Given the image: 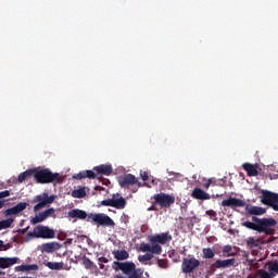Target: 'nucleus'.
<instances>
[{
	"mask_svg": "<svg viewBox=\"0 0 278 278\" xmlns=\"http://www.w3.org/2000/svg\"><path fill=\"white\" fill-rule=\"evenodd\" d=\"M247 244L250 249H255V248L260 247V244H264V241H263V239H255L253 237H250L247 240Z\"/></svg>",
	"mask_w": 278,
	"mask_h": 278,
	"instance_id": "b1692460",
	"label": "nucleus"
},
{
	"mask_svg": "<svg viewBox=\"0 0 278 278\" xmlns=\"http://www.w3.org/2000/svg\"><path fill=\"white\" fill-rule=\"evenodd\" d=\"M185 220H186L188 227H190L191 229H192V227H194L195 223H199V218L197 216L187 217Z\"/></svg>",
	"mask_w": 278,
	"mask_h": 278,
	"instance_id": "2f4dec72",
	"label": "nucleus"
},
{
	"mask_svg": "<svg viewBox=\"0 0 278 278\" xmlns=\"http://www.w3.org/2000/svg\"><path fill=\"white\" fill-rule=\"evenodd\" d=\"M142 181H149V174L147 172H143L140 174Z\"/></svg>",
	"mask_w": 278,
	"mask_h": 278,
	"instance_id": "ea45409f",
	"label": "nucleus"
},
{
	"mask_svg": "<svg viewBox=\"0 0 278 278\" xmlns=\"http://www.w3.org/2000/svg\"><path fill=\"white\" fill-rule=\"evenodd\" d=\"M245 212L250 214V216H264L266 214V208L262 206H251L249 204L245 205Z\"/></svg>",
	"mask_w": 278,
	"mask_h": 278,
	"instance_id": "a211bd4d",
	"label": "nucleus"
},
{
	"mask_svg": "<svg viewBox=\"0 0 278 278\" xmlns=\"http://www.w3.org/2000/svg\"><path fill=\"white\" fill-rule=\"evenodd\" d=\"M72 197L74 199H84V197H86V189L79 188L77 190L72 191Z\"/></svg>",
	"mask_w": 278,
	"mask_h": 278,
	"instance_id": "c85d7f7f",
	"label": "nucleus"
},
{
	"mask_svg": "<svg viewBox=\"0 0 278 278\" xmlns=\"http://www.w3.org/2000/svg\"><path fill=\"white\" fill-rule=\"evenodd\" d=\"M46 266L50 268V270H62L64 268V263H53V262H48L46 263Z\"/></svg>",
	"mask_w": 278,
	"mask_h": 278,
	"instance_id": "bb28decb",
	"label": "nucleus"
},
{
	"mask_svg": "<svg viewBox=\"0 0 278 278\" xmlns=\"http://www.w3.org/2000/svg\"><path fill=\"white\" fill-rule=\"evenodd\" d=\"M93 170L97 173V175H106V177H110V175L114 173V168H112V165L110 164L96 166L93 167Z\"/></svg>",
	"mask_w": 278,
	"mask_h": 278,
	"instance_id": "f3484780",
	"label": "nucleus"
},
{
	"mask_svg": "<svg viewBox=\"0 0 278 278\" xmlns=\"http://www.w3.org/2000/svg\"><path fill=\"white\" fill-rule=\"evenodd\" d=\"M3 205H5V202L4 201H0V210H1V207H3Z\"/></svg>",
	"mask_w": 278,
	"mask_h": 278,
	"instance_id": "09e8293b",
	"label": "nucleus"
},
{
	"mask_svg": "<svg viewBox=\"0 0 278 278\" xmlns=\"http://www.w3.org/2000/svg\"><path fill=\"white\" fill-rule=\"evenodd\" d=\"M151 260H153V254H150V253L138 256L139 262H151Z\"/></svg>",
	"mask_w": 278,
	"mask_h": 278,
	"instance_id": "c9c22d12",
	"label": "nucleus"
},
{
	"mask_svg": "<svg viewBox=\"0 0 278 278\" xmlns=\"http://www.w3.org/2000/svg\"><path fill=\"white\" fill-rule=\"evenodd\" d=\"M222 206L231 207V210H236V207H247V201L230 197L227 200L222 201Z\"/></svg>",
	"mask_w": 278,
	"mask_h": 278,
	"instance_id": "4468645a",
	"label": "nucleus"
},
{
	"mask_svg": "<svg viewBox=\"0 0 278 278\" xmlns=\"http://www.w3.org/2000/svg\"><path fill=\"white\" fill-rule=\"evenodd\" d=\"M208 184L211 185V186H225V180H216V179H214V178H210L208 179Z\"/></svg>",
	"mask_w": 278,
	"mask_h": 278,
	"instance_id": "e433bc0d",
	"label": "nucleus"
},
{
	"mask_svg": "<svg viewBox=\"0 0 278 278\" xmlns=\"http://www.w3.org/2000/svg\"><path fill=\"white\" fill-rule=\"evenodd\" d=\"M118 184L122 188H129V186H138V188L142 187V184L138 181V178L131 174H126L118 178Z\"/></svg>",
	"mask_w": 278,
	"mask_h": 278,
	"instance_id": "f8f14e48",
	"label": "nucleus"
},
{
	"mask_svg": "<svg viewBox=\"0 0 278 278\" xmlns=\"http://www.w3.org/2000/svg\"><path fill=\"white\" fill-rule=\"evenodd\" d=\"M14 223V219L9 218L0 222V230L1 229H9V227H12V224Z\"/></svg>",
	"mask_w": 278,
	"mask_h": 278,
	"instance_id": "7c9ffc66",
	"label": "nucleus"
},
{
	"mask_svg": "<svg viewBox=\"0 0 278 278\" xmlns=\"http://www.w3.org/2000/svg\"><path fill=\"white\" fill-rule=\"evenodd\" d=\"M34 173H36V169H28L24 173H21L17 177L18 184H23V181H25V179H29V177H31V175H34Z\"/></svg>",
	"mask_w": 278,
	"mask_h": 278,
	"instance_id": "393cba45",
	"label": "nucleus"
},
{
	"mask_svg": "<svg viewBox=\"0 0 278 278\" xmlns=\"http://www.w3.org/2000/svg\"><path fill=\"white\" fill-rule=\"evenodd\" d=\"M155 205L157 204H153L152 202V205L148 208V212H155L157 208H155Z\"/></svg>",
	"mask_w": 278,
	"mask_h": 278,
	"instance_id": "37998d69",
	"label": "nucleus"
},
{
	"mask_svg": "<svg viewBox=\"0 0 278 278\" xmlns=\"http://www.w3.org/2000/svg\"><path fill=\"white\" fill-rule=\"evenodd\" d=\"M15 269L20 270L21 273H25L26 271L25 265H20L17 267H15Z\"/></svg>",
	"mask_w": 278,
	"mask_h": 278,
	"instance_id": "a19ab883",
	"label": "nucleus"
},
{
	"mask_svg": "<svg viewBox=\"0 0 278 278\" xmlns=\"http://www.w3.org/2000/svg\"><path fill=\"white\" fill-rule=\"evenodd\" d=\"M25 210H27V202H20L15 206L8 208L5 214L7 216H14L21 214V212H25Z\"/></svg>",
	"mask_w": 278,
	"mask_h": 278,
	"instance_id": "dca6fc26",
	"label": "nucleus"
},
{
	"mask_svg": "<svg viewBox=\"0 0 278 278\" xmlns=\"http://www.w3.org/2000/svg\"><path fill=\"white\" fill-rule=\"evenodd\" d=\"M25 268H26V271H29V270H38V265L36 264H31V265H25Z\"/></svg>",
	"mask_w": 278,
	"mask_h": 278,
	"instance_id": "4c0bfd02",
	"label": "nucleus"
},
{
	"mask_svg": "<svg viewBox=\"0 0 278 278\" xmlns=\"http://www.w3.org/2000/svg\"><path fill=\"white\" fill-rule=\"evenodd\" d=\"M99 262H102L103 264H108V258H105V257H100L99 258Z\"/></svg>",
	"mask_w": 278,
	"mask_h": 278,
	"instance_id": "49530a36",
	"label": "nucleus"
},
{
	"mask_svg": "<svg viewBox=\"0 0 278 278\" xmlns=\"http://www.w3.org/2000/svg\"><path fill=\"white\" fill-rule=\"evenodd\" d=\"M261 203H263V205H268L269 207H273L275 212H278V194L277 193H273L267 190H262Z\"/></svg>",
	"mask_w": 278,
	"mask_h": 278,
	"instance_id": "9d476101",
	"label": "nucleus"
},
{
	"mask_svg": "<svg viewBox=\"0 0 278 278\" xmlns=\"http://www.w3.org/2000/svg\"><path fill=\"white\" fill-rule=\"evenodd\" d=\"M148 241L152 244L142 242L140 243V251L142 253H151L152 255H162V245L168 244L173 241V236L167 232L156 233L153 236H148ZM162 244V245H160Z\"/></svg>",
	"mask_w": 278,
	"mask_h": 278,
	"instance_id": "f03ea898",
	"label": "nucleus"
},
{
	"mask_svg": "<svg viewBox=\"0 0 278 278\" xmlns=\"http://www.w3.org/2000/svg\"><path fill=\"white\" fill-rule=\"evenodd\" d=\"M241 225L247 229H252V231H257L258 233H264L265 236H275L277 220L273 217L260 218L257 216H252V222H243Z\"/></svg>",
	"mask_w": 278,
	"mask_h": 278,
	"instance_id": "7ed1b4c3",
	"label": "nucleus"
},
{
	"mask_svg": "<svg viewBox=\"0 0 278 278\" xmlns=\"http://www.w3.org/2000/svg\"><path fill=\"white\" fill-rule=\"evenodd\" d=\"M60 249V243L58 242H48L42 244V251L45 253H54V251H58Z\"/></svg>",
	"mask_w": 278,
	"mask_h": 278,
	"instance_id": "4be33fe9",
	"label": "nucleus"
},
{
	"mask_svg": "<svg viewBox=\"0 0 278 278\" xmlns=\"http://www.w3.org/2000/svg\"><path fill=\"white\" fill-rule=\"evenodd\" d=\"M267 270H269V275H273V277L278 275V261L270 263L267 267Z\"/></svg>",
	"mask_w": 278,
	"mask_h": 278,
	"instance_id": "c756f323",
	"label": "nucleus"
},
{
	"mask_svg": "<svg viewBox=\"0 0 278 278\" xmlns=\"http://www.w3.org/2000/svg\"><path fill=\"white\" fill-rule=\"evenodd\" d=\"M151 200L153 201V205H160L161 210H168L170 205L175 204V195L164 192L154 194Z\"/></svg>",
	"mask_w": 278,
	"mask_h": 278,
	"instance_id": "423d86ee",
	"label": "nucleus"
},
{
	"mask_svg": "<svg viewBox=\"0 0 278 278\" xmlns=\"http://www.w3.org/2000/svg\"><path fill=\"white\" fill-rule=\"evenodd\" d=\"M192 199H197L198 201H210L212 197L210 193L205 192L201 188H194L191 192Z\"/></svg>",
	"mask_w": 278,
	"mask_h": 278,
	"instance_id": "2eb2a0df",
	"label": "nucleus"
},
{
	"mask_svg": "<svg viewBox=\"0 0 278 278\" xmlns=\"http://www.w3.org/2000/svg\"><path fill=\"white\" fill-rule=\"evenodd\" d=\"M205 215L210 216L211 220H214L215 223H216V220H218V214L214 210L206 211Z\"/></svg>",
	"mask_w": 278,
	"mask_h": 278,
	"instance_id": "72a5a7b5",
	"label": "nucleus"
},
{
	"mask_svg": "<svg viewBox=\"0 0 278 278\" xmlns=\"http://www.w3.org/2000/svg\"><path fill=\"white\" fill-rule=\"evenodd\" d=\"M14 264H18V257H0V268H10Z\"/></svg>",
	"mask_w": 278,
	"mask_h": 278,
	"instance_id": "412c9836",
	"label": "nucleus"
},
{
	"mask_svg": "<svg viewBox=\"0 0 278 278\" xmlns=\"http://www.w3.org/2000/svg\"><path fill=\"white\" fill-rule=\"evenodd\" d=\"M53 201H55V195L49 197V193H42V194L37 195L33 200V203H37L34 206V212H40V210H42V207H47V205H51V203H53Z\"/></svg>",
	"mask_w": 278,
	"mask_h": 278,
	"instance_id": "6e6552de",
	"label": "nucleus"
},
{
	"mask_svg": "<svg viewBox=\"0 0 278 278\" xmlns=\"http://www.w3.org/2000/svg\"><path fill=\"white\" fill-rule=\"evenodd\" d=\"M49 217L55 218V208L50 207L33 217L31 225H38V223H45Z\"/></svg>",
	"mask_w": 278,
	"mask_h": 278,
	"instance_id": "ddd939ff",
	"label": "nucleus"
},
{
	"mask_svg": "<svg viewBox=\"0 0 278 278\" xmlns=\"http://www.w3.org/2000/svg\"><path fill=\"white\" fill-rule=\"evenodd\" d=\"M156 264L159 266V268H164L166 270V268H168V261L164 260V258H157Z\"/></svg>",
	"mask_w": 278,
	"mask_h": 278,
	"instance_id": "f704fd0d",
	"label": "nucleus"
},
{
	"mask_svg": "<svg viewBox=\"0 0 278 278\" xmlns=\"http://www.w3.org/2000/svg\"><path fill=\"white\" fill-rule=\"evenodd\" d=\"M68 218H78L79 220H88V223H93L98 227H114L116 224L109 215L103 213H91L88 214L86 211L79 208H73L67 212Z\"/></svg>",
	"mask_w": 278,
	"mask_h": 278,
	"instance_id": "f257e3e1",
	"label": "nucleus"
},
{
	"mask_svg": "<svg viewBox=\"0 0 278 278\" xmlns=\"http://www.w3.org/2000/svg\"><path fill=\"white\" fill-rule=\"evenodd\" d=\"M232 266H236V258H226V260L218 258L211 264L210 270L212 273H215L217 269L231 268Z\"/></svg>",
	"mask_w": 278,
	"mask_h": 278,
	"instance_id": "9b49d317",
	"label": "nucleus"
},
{
	"mask_svg": "<svg viewBox=\"0 0 278 278\" xmlns=\"http://www.w3.org/2000/svg\"><path fill=\"white\" fill-rule=\"evenodd\" d=\"M199 266H201V261L194 256L182 258L181 273L190 275L191 273H194Z\"/></svg>",
	"mask_w": 278,
	"mask_h": 278,
	"instance_id": "1a4fd4ad",
	"label": "nucleus"
},
{
	"mask_svg": "<svg viewBox=\"0 0 278 278\" xmlns=\"http://www.w3.org/2000/svg\"><path fill=\"white\" fill-rule=\"evenodd\" d=\"M214 255H216V254L214 253V250H212L211 248H203L202 249L203 260H214Z\"/></svg>",
	"mask_w": 278,
	"mask_h": 278,
	"instance_id": "a878e982",
	"label": "nucleus"
},
{
	"mask_svg": "<svg viewBox=\"0 0 278 278\" xmlns=\"http://www.w3.org/2000/svg\"><path fill=\"white\" fill-rule=\"evenodd\" d=\"M260 166L257 164L253 165L251 163H244L243 169L247 172L249 177H257L260 175V172L257 170Z\"/></svg>",
	"mask_w": 278,
	"mask_h": 278,
	"instance_id": "6ab92c4d",
	"label": "nucleus"
},
{
	"mask_svg": "<svg viewBox=\"0 0 278 278\" xmlns=\"http://www.w3.org/2000/svg\"><path fill=\"white\" fill-rule=\"evenodd\" d=\"M0 251H5V244L0 240Z\"/></svg>",
	"mask_w": 278,
	"mask_h": 278,
	"instance_id": "c03bdc74",
	"label": "nucleus"
},
{
	"mask_svg": "<svg viewBox=\"0 0 278 278\" xmlns=\"http://www.w3.org/2000/svg\"><path fill=\"white\" fill-rule=\"evenodd\" d=\"M113 255H114L115 260H117L118 262H123L125 260H129V252H127V250L114 251Z\"/></svg>",
	"mask_w": 278,
	"mask_h": 278,
	"instance_id": "5701e85b",
	"label": "nucleus"
},
{
	"mask_svg": "<svg viewBox=\"0 0 278 278\" xmlns=\"http://www.w3.org/2000/svg\"><path fill=\"white\" fill-rule=\"evenodd\" d=\"M74 179H97V173L94 170H81L78 174L73 176Z\"/></svg>",
	"mask_w": 278,
	"mask_h": 278,
	"instance_id": "aec40b11",
	"label": "nucleus"
},
{
	"mask_svg": "<svg viewBox=\"0 0 278 278\" xmlns=\"http://www.w3.org/2000/svg\"><path fill=\"white\" fill-rule=\"evenodd\" d=\"M92 266V262L90 260L85 261V268H90Z\"/></svg>",
	"mask_w": 278,
	"mask_h": 278,
	"instance_id": "79ce46f5",
	"label": "nucleus"
},
{
	"mask_svg": "<svg viewBox=\"0 0 278 278\" xmlns=\"http://www.w3.org/2000/svg\"><path fill=\"white\" fill-rule=\"evenodd\" d=\"M34 178L37 184H53L56 181L60 184V174L51 172L49 168H43L34 172Z\"/></svg>",
	"mask_w": 278,
	"mask_h": 278,
	"instance_id": "20e7f679",
	"label": "nucleus"
},
{
	"mask_svg": "<svg viewBox=\"0 0 278 278\" xmlns=\"http://www.w3.org/2000/svg\"><path fill=\"white\" fill-rule=\"evenodd\" d=\"M210 180H207V182H205L204 185H203V188H205V190H208L210 189Z\"/></svg>",
	"mask_w": 278,
	"mask_h": 278,
	"instance_id": "a18cd8bd",
	"label": "nucleus"
},
{
	"mask_svg": "<svg viewBox=\"0 0 278 278\" xmlns=\"http://www.w3.org/2000/svg\"><path fill=\"white\" fill-rule=\"evenodd\" d=\"M100 205H104L105 207H115V210H125L127 201H125V198L119 193H115L112 199L101 201Z\"/></svg>",
	"mask_w": 278,
	"mask_h": 278,
	"instance_id": "0eeeda50",
	"label": "nucleus"
},
{
	"mask_svg": "<svg viewBox=\"0 0 278 278\" xmlns=\"http://www.w3.org/2000/svg\"><path fill=\"white\" fill-rule=\"evenodd\" d=\"M27 229H29V227L23 228L20 230V233H27Z\"/></svg>",
	"mask_w": 278,
	"mask_h": 278,
	"instance_id": "de8ad7c7",
	"label": "nucleus"
},
{
	"mask_svg": "<svg viewBox=\"0 0 278 278\" xmlns=\"http://www.w3.org/2000/svg\"><path fill=\"white\" fill-rule=\"evenodd\" d=\"M247 278H255V275H249Z\"/></svg>",
	"mask_w": 278,
	"mask_h": 278,
	"instance_id": "8fccbe9b",
	"label": "nucleus"
},
{
	"mask_svg": "<svg viewBox=\"0 0 278 278\" xmlns=\"http://www.w3.org/2000/svg\"><path fill=\"white\" fill-rule=\"evenodd\" d=\"M96 190H101V187L97 186V187H96Z\"/></svg>",
	"mask_w": 278,
	"mask_h": 278,
	"instance_id": "3c124183",
	"label": "nucleus"
},
{
	"mask_svg": "<svg viewBox=\"0 0 278 278\" xmlns=\"http://www.w3.org/2000/svg\"><path fill=\"white\" fill-rule=\"evenodd\" d=\"M255 278H275L273 274L266 271V269H258L256 274H254Z\"/></svg>",
	"mask_w": 278,
	"mask_h": 278,
	"instance_id": "cd10ccee",
	"label": "nucleus"
},
{
	"mask_svg": "<svg viewBox=\"0 0 278 278\" xmlns=\"http://www.w3.org/2000/svg\"><path fill=\"white\" fill-rule=\"evenodd\" d=\"M230 251H233V248L231 245H224L223 247V257H231L233 254H229Z\"/></svg>",
	"mask_w": 278,
	"mask_h": 278,
	"instance_id": "473e14b6",
	"label": "nucleus"
},
{
	"mask_svg": "<svg viewBox=\"0 0 278 278\" xmlns=\"http://www.w3.org/2000/svg\"><path fill=\"white\" fill-rule=\"evenodd\" d=\"M7 197H10V191L4 190L0 192V199H5Z\"/></svg>",
	"mask_w": 278,
	"mask_h": 278,
	"instance_id": "58836bf2",
	"label": "nucleus"
},
{
	"mask_svg": "<svg viewBox=\"0 0 278 278\" xmlns=\"http://www.w3.org/2000/svg\"><path fill=\"white\" fill-rule=\"evenodd\" d=\"M27 238H41L42 240H52L55 238V230L49 228V226L38 225L33 231L27 233Z\"/></svg>",
	"mask_w": 278,
	"mask_h": 278,
	"instance_id": "39448f33",
	"label": "nucleus"
}]
</instances>
